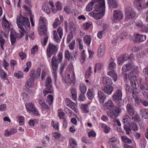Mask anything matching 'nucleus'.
I'll return each mask as SVG.
<instances>
[{
	"mask_svg": "<svg viewBox=\"0 0 148 148\" xmlns=\"http://www.w3.org/2000/svg\"><path fill=\"white\" fill-rule=\"evenodd\" d=\"M58 32L59 34L60 38L61 39L63 35V32L62 29L59 27L57 29Z\"/></svg>",
	"mask_w": 148,
	"mask_h": 148,
	"instance_id": "nucleus-62",
	"label": "nucleus"
},
{
	"mask_svg": "<svg viewBox=\"0 0 148 148\" xmlns=\"http://www.w3.org/2000/svg\"><path fill=\"white\" fill-rule=\"evenodd\" d=\"M42 10L47 14H49L50 13V10L48 7V5L46 3L44 4L42 6Z\"/></svg>",
	"mask_w": 148,
	"mask_h": 148,
	"instance_id": "nucleus-37",
	"label": "nucleus"
},
{
	"mask_svg": "<svg viewBox=\"0 0 148 148\" xmlns=\"http://www.w3.org/2000/svg\"><path fill=\"white\" fill-rule=\"evenodd\" d=\"M61 24V22L58 18H56L54 23L53 24V27L54 28H57Z\"/></svg>",
	"mask_w": 148,
	"mask_h": 148,
	"instance_id": "nucleus-54",
	"label": "nucleus"
},
{
	"mask_svg": "<svg viewBox=\"0 0 148 148\" xmlns=\"http://www.w3.org/2000/svg\"><path fill=\"white\" fill-rule=\"evenodd\" d=\"M105 52V47L103 45H101L98 50V55L99 57H102L103 55Z\"/></svg>",
	"mask_w": 148,
	"mask_h": 148,
	"instance_id": "nucleus-31",
	"label": "nucleus"
},
{
	"mask_svg": "<svg viewBox=\"0 0 148 148\" xmlns=\"http://www.w3.org/2000/svg\"><path fill=\"white\" fill-rule=\"evenodd\" d=\"M25 106L28 112H31L36 116L38 115V111L34 106L32 103H26L25 105Z\"/></svg>",
	"mask_w": 148,
	"mask_h": 148,
	"instance_id": "nucleus-8",
	"label": "nucleus"
},
{
	"mask_svg": "<svg viewBox=\"0 0 148 148\" xmlns=\"http://www.w3.org/2000/svg\"><path fill=\"white\" fill-rule=\"evenodd\" d=\"M125 13L127 17L130 19L134 17L136 15L135 12L130 7L126 8L125 10Z\"/></svg>",
	"mask_w": 148,
	"mask_h": 148,
	"instance_id": "nucleus-9",
	"label": "nucleus"
},
{
	"mask_svg": "<svg viewBox=\"0 0 148 148\" xmlns=\"http://www.w3.org/2000/svg\"><path fill=\"white\" fill-rule=\"evenodd\" d=\"M17 132L16 130L13 128L11 129L9 132L7 130L5 131L4 135L6 136H8L16 133Z\"/></svg>",
	"mask_w": 148,
	"mask_h": 148,
	"instance_id": "nucleus-27",
	"label": "nucleus"
},
{
	"mask_svg": "<svg viewBox=\"0 0 148 148\" xmlns=\"http://www.w3.org/2000/svg\"><path fill=\"white\" fill-rule=\"evenodd\" d=\"M47 100L49 105L52 104L53 101V97L52 95H48Z\"/></svg>",
	"mask_w": 148,
	"mask_h": 148,
	"instance_id": "nucleus-50",
	"label": "nucleus"
},
{
	"mask_svg": "<svg viewBox=\"0 0 148 148\" xmlns=\"http://www.w3.org/2000/svg\"><path fill=\"white\" fill-rule=\"evenodd\" d=\"M127 54H125L117 59L118 64L119 65L123 64L125 61L127 60Z\"/></svg>",
	"mask_w": 148,
	"mask_h": 148,
	"instance_id": "nucleus-21",
	"label": "nucleus"
},
{
	"mask_svg": "<svg viewBox=\"0 0 148 148\" xmlns=\"http://www.w3.org/2000/svg\"><path fill=\"white\" fill-rule=\"evenodd\" d=\"M102 67V65L100 63H96L95 66V73H96L97 70L100 71Z\"/></svg>",
	"mask_w": 148,
	"mask_h": 148,
	"instance_id": "nucleus-48",
	"label": "nucleus"
},
{
	"mask_svg": "<svg viewBox=\"0 0 148 148\" xmlns=\"http://www.w3.org/2000/svg\"><path fill=\"white\" fill-rule=\"evenodd\" d=\"M92 90H89L87 93V97L89 99H92L94 97Z\"/></svg>",
	"mask_w": 148,
	"mask_h": 148,
	"instance_id": "nucleus-53",
	"label": "nucleus"
},
{
	"mask_svg": "<svg viewBox=\"0 0 148 148\" xmlns=\"http://www.w3.org/2000/svg\"><path fill=\"white\" fill-rule=\"evenodd\" d=\"M41 71V69L40 68H38L36 71L33 70L31 71L29 75L31 78L34 79L38 78L40 75Z\"/></svg>",
	"mask_w": 148,
	"mask_h": 148,
	"instance_id": "nucleus-12",
	"label": "nucleus"
},
{
	"mask_svg": "<svg viewBox=\"0 0 148 148\" xmlns=\"http://www.w3.org/2000/svg\"><path fill=\"white\" fill-rule=\"evenodd\" d=\"M140 114L143 118L148 119V109H141L140 111Z\"/></svg>",
	"mask_w": 148,
	"mask_h": 148,
	"instance_id": "nucleus-26",
	"label": "nucleus"
},
{
	"mask_svg": "<svg viewBox=\"0 0 148 148\" xmlns=\"http://www.w3.org/2000/svg\"><path fill=\"white\" fill-rule=\"evenodd\" d=\"M58 50V47L53 44L49 43L47 49V55L48 58L53 55L55 56Z\"/></svg>",
	"mask_w": 148,
	"mask_h": 148,
	"instance_id": "nucleus-4",
	"label": "nucleus"
},
{
	"mask_svg": "<svg viewBox=\"0 0 148 148\" xmlns=\"http://www.w3.org/2000/svg\"><path fill=\"white\" fill-rule=\"evenodd\" d=\"M109 6L111 8H116L118 6L116 0H108Z\"/></svg>",
	"mask_w": 148,
	"mask_h": 148,
	"instance_id": "nucleus-23",
	"label": "nucleus"
},
{
	"mask_svg": "<svg viewBox=\"0 0 148 148\" xmlns=\"http://www.w3.org/2000/svg\"><path fill=\"white\" fill-rule=\"evenodd\" d=\"M79 89L82 93L84 94L86 90V87L84 84H81L79 85Z\"/></svg>",
	"mask_w": 148,
	"mask_h": 148,
	"instance_id": "nucleus-41",
	"label": "nucleus"
},
{
	"mask_svg": "<svg viewBox=\"0 0 148 148\" xmlns=\"http://www.w3.org/2000/svg\"><path fill=\"white\" fill-rule=\"evenodd\" d=\"M108 115L109 117L114 119H115L116 118V115L114 113L113 111H110L108 112Z\"/></svg>",
	"mask_w": 148,
	"mask_h": 148,
	"instance_id": "nucleus-52",
	"label": "nucleus"
},
{
	"mask_svg": "<svg viewBox=\"0 0 148 148\" xmlns=\"http://www.w3.org/2000/svg\"><path fill=\"white\" fill-rule=\"evenodd\" d=\"M103 83L106 85H111L112 84V81L111 79L108 77H103L102 79Z\"/></svg>",
	"mask_w": 148,
	"mask_h": 148,
	"instance_id": "nucleus-29",
	"label": "nucleus"
},
{
	"mask_svg": "<svg viewBox=\"0 0 148 148\" xmlns=\"http://www.w3.org/2000/svg\"><path fill=\"white\" fill-rule=\"evenodd\" d=\"M126 110L127 113L130 115H133L135 113V110L132 104L128 103L126 106Z\"/></svg>",
	"mask_w": 148,
	"mask_h": 148,
	"instance_id": "nucleus-15",
	"label": "nucleus"
},
{
	"mask_svg": "<svg viewBox=\"0 0 148 148\" xmlns=\"http://www.w3.org/2000/svg\"><path fill=\"white\" fill-rule=\"evenodd\" d=\"M130 117L127 114H126L123 117L122 121L124 124H129Z\"/></svg>",
	"mask_w": 148,
	"mask_h": 148,
	"instance_id": "nucleus-36",
	"label": "nucleus"
},
{
	"mask_svg": "<svg viewBox=\"0 0 148 148\" xmlns=\"http://www.w3.org/2000/svg\"><path fill=\"white\" fill-rule=\"evenodd\" d=\"M121 138L123 141L125 143H127L128 144H130L132 142L131 140L125 136H121Z\"/></svg>",
	"mask_w": 148,
	"mask_h": 148,
	"instance_id": "nucleus-49",
	"label": "nucleus"
},
{
	"mask_svg": "<svg viewBox=\"0 0 148 148\" xmlns=\"http://www.w3.org/2000/svg\"><path fill=\"white\" fill-rule=\"evenodd\" d=\"M113 88L111 85H106L104 87L103 91L106 93L108 94H111L112 92Z\"/></svg>",
	"mask_w": 148,
	"mask_h": 148,
	"instance_id": "nucleus-19",
	"label": "nucleus"
},
{
	"mask_svg": "<svg viewBox=\"0 0 148 148\" xmlns=\"http://www.w3.org/2000/svg\"><path fill=\"white\" fill-rule=\"evenodd\" d=\"M91 24L92 23H86L84 24L83 27L84 30H88L91 26Z\"/></svg>",
	"mask_w": 148,
	"mask_h": 148,
	"instance_id": "nucleus-57",
	"label": "nucleus"
},
{
	"mask_svg": "<svg viewBox=\"0 0 148 148\" xmlns=\"http://www.w3.org/2000/svg\"><path fill=\"white\" fill-rule=\"evenodd\" d=\"M66 100L67 105L73 110H75L76 109L75 103L73 102L69 98H66Z\"/></svg>",
	"mask_w": 148,
	"mask_h": 148,
	"instance_id": "nucleus-24",
	"label": "nucleus"
},
{
	"mask_svg": "<svg viewBox=\"0 0 148 148\" xmlns=\"http://www.w3.org/2000/svg\"><path fill=\"white\" fill-rule=\"evenodd\" d=\"M76 55L74 54H72L69 53L68 50L65 51V58L68 60H74L76 58Z\"/></svg>",
	"mask_w": 148,
	"mask_h": 148,
	"instance_id": "nucleus-20",
	"label": "nucleus"
},
{
	"mask_svg": "<svg viewBox=\"0 0 148 148\" xmlns=\"http://www.w3.org/2000/svg\"><path fill=\"white\" fill-rule=\"evenodd\" d=\"M146 39V36L145 35L137 34L135 36L134 41L135 42H140L145 41Z\"/></svg>",
	"mask_w": 148,
	"mask_h": 148,
	"instance_id": "nucleus-16",
	"label": "nucleus"
},
{
	"mask_svg": "<svg viewBox=\"0 0 148 148\" xmlns=\"http://www.w3.org/2000/svg\"><path fill=\"white\" fill-rule=\"evenodd\" d=\"M108 69L110 70H112L116 68V64L114 62L112 61L108 64Z\"/></svg>",
	"mask_w": 148,
	"mask_h": 148,
	"instance_id": "nucleus-55",
	"label": "nucleus"
},
{
	"mask_svg": "<svg viewBox=\"0 0 148 148\" xmlns=\"http://www.w3.org/2000/svg\"><path fill=\"white\" fill-rule=\"evenodd\" d=\"M132 119L134 121L139 122L140 121V118L138 114H136L134 116L132 117Z\"/></svg>",
	"mask_w": 148,
	"mask_h": 148,
	"instance_id": "nucleus-45",
	"label": "nucleus"
},
{
	"mask_svg": "<svg viewBox=\"0 0 148 148\" xmlns=\"http://www.w3.org/2000/svg\"><path fill=\"white\" fill-rule=\"evenodd\" d=\"M56 6L57 8V10H53V9H52V12L54 13H56L57 11H60L62 10L61 4L60 2H58L56 4Z\"/></svg>",
	"mask_w": 148,
	"mask_h": 148,
	"instance_id": "nucleus-38",
	"label": "nucleus"
},
{
	"mask_svg": "<svg viewBox=\"0 0 148 148\" xmlns=\"http://www.w3.org/2000/svg\"><path fill=\"white\" fill-rule=\"evenodd\" d=\"M10 36V40L11 44L12 45H13L16 41V36L15 33H13L11 32Z\"/></svg>",
	"mask_w": 148,
	"mask_h": 148,
	"instance_id": "nucleus-35",
	"label": "nucleus"
},
{
	"mask_svg": "<svg viewBox=\"0 0 148 148\" xmlns=\"http://www.w3.org/2000/svg\"><path fill=\"white\" fill-rule=\"evenodd\" d=\"M130 126L131 129L134 131H136L138 130L137 126L134 122H132L130 125Z\"/></svg>",
	"mask_w": 148,
	"mask_h": 148,
	"instance_id": "nucleus-44",
	"label": "nucleus"
},
{
	"mask_svg": "<svg viewBox=\"0 0 148 148\" xmlns=\"http://www.w3.org/2000/svg\"><path fill=\"white\" fill-rule=\"evenodd\" d=\"M51 65L53 71V73L54 76H56V70L58 66V62H57L56 56H53L51 60Z\"/></svg>",
	"mask_w": 148,
	"mask_h": 148,
	"instance_id": "nucleus-7",
	"label": "nucleus"
},
{
	"mask_svg": "<svg viewBox=\"0 0 148 148\" xmlns=\"http://www.w3.org/2000/svg\"><path fill=\"white\" fill-rule=\"evenodd\" d=\"M145 3V0H136L134 2V5L135 7L140 11L144 8Z\"/></svg>",
	"mask_w": 148,
	"mask_h": 148,
	"instance_id": "nucleus-11",
	"label": "nucleus"
},
{
	"mask_svg": "<svg viewBox=\"0 0 148 148\" xmlns=\"http://www.w3.org/2000/svg\"><path fill=\"white\" fill-rule=\"evenodd\" d=\"M105 10L102 11V10L100 9V10L99 11H97V12H95L93 11L90 13L89 14L90 16L92 15L95 19L97 20L102 18L103 16L104 15L105 13Z\"/></svg>",
	"mask_w": 148,
	"mask_h": 148,
	"instance_id": "nucleus-10",
	"label": "nucleus"
},
{
	"mask_svg": "<svg viewBox=\"0 0 148 148\" xmlns=\"http://www.w3.org/2000/svg\"><path fill=\"white\" fill-rule=\"evenodd\" d=\"M2 27H4L5 29H6V28L8 29L10 28V26L7 20H6L5 21H2Z\"/></svg>",
	"mask_w": 148,
	"mask_h": 148,
	"instance_id": "nucleus-47",
	"label": "nucleus"
},
{
	"mask_svg": "<svg viewBox=\"0 0 148 148\" xmlns=\"http://www.w3.org/2000/svg\"><path fill=\"white\" fill-rule=\"evenodd\" d=\"M139 72L136 69H134L132 70L129 73V77L130 80L132 83L133 82L134 86H136V84L138 83L136 77L138 76Z\"/></svg>",
	"mask_w": 148,
	"mask_h": 148,
	"instance_id": "nucleus-5",
	"label": "nucleus"
},
{
	"mask_svg": "<svg viewBox=\"0 0 148 148\" xmlns=\"http://www.w3.org/2000/svg\"><path fill=\"white\" fill-rule=\"evenodd\" d=\"M122 93L120 89H117L113 94L112 99L118 106L122 107L123 106L124 101L122 99Z\"/></svg>",
	"mask_w": 148,
	"mask_h": 148,
	"instance_id": "nucleus-2",
	"label": "nucleus"
},
{
	"mask_svg": "<svg viewBox=\"0 0 148 148\" xmlns=\"http://www.w3.org/2000/svg\"><path fill=\"white\" fill-rule=\"evenodd\" d=\"M34 79L31 78L28 79L26 83V86L28 88L33 86L34 85Z\"/></svg>",
	"mask_w": 148,
	"mask_h": 148,
	"instance_id": "nucleus-33",
	"label": "nucleus"
},
{
	"mask_svg": "<svg viewBox=\"0 0 148 148\" xmlns=\"http://www.w3.org/2000/svg\"><path fill=\"white\" fill-rule=\"evenodd\" d=\"M91 38L89 35L85 36L84 38V40L88 45H89L91 41Z\"/></svg>",
	"mask_w": 148,
	"mask_h": 148,
	"instance_id": "nucleus-42",
	"label": "nucleus"
},
{
	"mask_svg": "<svg viewBox=\"0 0 148 148\" xmlns=\"http://www.w3.org/2000/svg\"><path fill=\"white\" fill-rule=\"evenodd\" d=\"M130 82L131 86V88H130L129 86L127 84H125V86L126 88V90L127 91L130 93L133 92H134V90H136L137 89V87H138V83H136V86H135V87L133 86L134 82H133L132 84V82L131 81H130Z\"/></svg>",
	"mask_w": 148,
	"mask_h": 148,
	"instance_id": "nucleus-14",
	"label": "nucleus"
},
{
	"mask_svg": "<svg viewBox=\"0 0 148 148\" xmlns=\"http://www.w3.org/2000/svg\"><path fill=\"white\" fill-rule=\"evenodd\" d=\"M69 29L71 30V32H73L75 31L76 28H75V25L74 24L73 21H71L69 23Z\"/></svg>",
	"mask_w": 148,
	"mask_h": 148,
	"instance_id": "nucleus-51",
	"label": "nucleus"
},
{
	"mask_svg": "<svg viewBox=\"0 0 148 148\" xmlns=\"http://www.w3.org/2000/svg\"><path fill=\"white\" fill-rule=\"evenodd\" d=\"M107 74L112 78L114 81H116L117 79V75L114 70L109 71Z\"/></svg>",
	"mask_w": 148,
	"mask_h": 148,
	"instance_id": "nucleus-22",
	"label": "nucleus"
},
{
	"mask_svg": "<svg viewBox=\"0 0 148 148\" xmlns=\"http://www.w3.org/2000/svg\"><path fill=\"white\" fill-rule=\"evenodd\" d=\"M95 3V10L97 11L105 10V3L104 0H94Z\"/></svg>",
	"mask_w": 148,
	"mask_h": 148,
	"instance_id": "nucleus-6",
	"label": "nucleus"
},
{
	"mask_svg": "<svg viewBox=\"0 0 148 148\" xmlns=\"http://www.w3.org/2000/svg\"><path fill=\"white\" fill-rule=\"evenodd\" d=\"M141 30L144 32H148V24L142 26Z\"/></svg>",
	"mask_w": 148,
	"mask_h": 148,
	"instance_id": "nucleus-61",
	"label": "nucleus"
},
{
	"mask_svg": "<svg viewBox=\"0 0 148 148\" xmlns=\"http://www.w3.org/2000/svg\"><path fill=\"white\" fill-rule=\"evenodd\" d=\"M21 35H20L17 33H15L16 36V38L20 39H21L22 37L24 35V34L26 33V32L24 31L23 32L22 31H20Z\"/></svg>",
	"mask_w": 148,
	"mask_h": 148,
	"instance_id": "nucleus-56",
	"label": "nucleus"
},
{
	"mask_svg": "<svg viewBox=\"0 0 148 148\" xmlns=\"http://www.w3.org/2000/svg\"><path fill=\"white\" fill-rule=\"evenodd\" d=\"M98 95L99 98V101L101 103H104V100L106 97L105 95L101 91H98Z\"/></svg>",
	"mask_w": 148,
	"mask_h": 148,
	"instance_id": "nucleus-25",
	"label": "nucleus"
},
{
	"mask_svg": "<svg viewBox=\"0 0 148 148\" xmlns=\"http://www.w3.org/2000/svg\"><path fill=\"white\" fill-rule=\"evenodd\" d=\"M140 88L142 91L147 90H148V84L146 83H140Z\"/></svg>",
	"mask_w": 148,
	"mask_h": 148,
	"instance_id": "nucleus-40",
	"label": "nucleus"
},
{
	"mask_svg": "<svg viewBox=\"0 0 148 148\" xmlns=\"http://www.w3.org/2000/svg\"><path fill=\"white\" fill-rule=\"evenodd\" d=\"M137 89L135 90H134V92H132V94L133 97L134 99H135L137 98V97L138 95V92L137 91Z\"/></svg>",
	"mask_w": 148,
	"mask_h": 148,
	"instance_id": "nucleus-63",
	"label": "nucleus"
},
{
	"mask_svg": "<svg viewBox=\"0 0 148 148\" xmlns=\"http://www.w3.org/2000/svg\"><path fill=\"white\" fill-rule=\"evenodd\" d=\"M127 60H130L131 62H134V56L133 53H131L130 56H128L127 54Z\"/></svg>",
	"mask_w": 148,
	"mask_h": 148,
	"instance_id": "nucleus-58",
	"label": "nucleus"
},
{
	"mask_svg": "<svg viewBox=\"0 0 148 148\" xmlns=\"http://www.w3.org/2000/svg\"><path fill=\"white\" fill-rule=\"evenodd\" d=\"M45 86L46 88L43 91L44 96H45L48 93H52L53 91L52 80L51 78L49 77L47 78L46 80Z\"/></svg>",
	"mask_w": 148,
	"mask_h": 148,
	"instance_id": "nucleus-3",
	"label": "nucleus"
},
{
	"mask_svg": "<svg viewBox=\"0 0 148 148\" xmlns=\"http://www.w3.org/2000/svg\"><path fill=\"white\" fill-rule=\"evenodd\" d=\"M19 123L20 125L24 124V117L23 116H20L18 117Z\"/></svg>",
	"mask_w": 148,
	"mask_h": 148,
	"instance_id": "nucleus-59",
	"label": "nucleus"
},
{
	"mask_svg": "<svg viewBox=\"0 0 148 148\" xmlns=\"http://www.w3.org/2000/svg\"><path fill=\"white\" fill-rule=\"evenodd\" d=\"M96 135V134L92 130L88 133V136L89 137H95Z\"/></svg>",
	"mask_w": 148,
	"mask_h": 148,
	"instance_id": "nucleus-64",
	"label": "nucleus"
},
{
	"mask_svg": "<svg viewBox=\"0 0 148 148\" xmlns=\"http://www.w3.org/2000/svg\"><path fill=\"white\" fill-rule=\"evenodd\" d=\"M132 67V64L131 63H128L124 65L122 68L123 71L127 72L131 70Z\"/></svg>",
	"mask_w": 148,
	"mask_h": 148,
	"instance_id": "nucleus-30",
	"label": "nucleus"
},
{
	"mask_svg": "<svg viewBox=\"0 0 148 148\" xmlns=\"http://www.w3.org/2000/svg\"><path fill=\"white\" fill-rule=\"evenodd\" d=\"M95 3L94 1H92L90 2L87 5L86 9V11L90 12L92 10L93 6H94Z\"/></svg>",
	"mask_w": 148,
	"mask_h": 148,
	"instance_id": "nucleus-34",
	"label": "nucleus"
},
{
	"mask_svg": "<svg viewBox=\"0 0 148 148\" xmlns=\"http://www.w3.org/2000/svg\"><path fill=\"white\" fill-rule=\"evenodd\" d=\"M0 72L1 78L3 79H5L7 77V75L3 70H1Z\"/></svg>",
	"mask_w": 148,
	"mask_h": 148,
	"instance_id": "nucleus-60",
	"label": "nucleus"
},
{
	"mask_svg": "<svg viewBox=\"0 0 148 148\" xmlns=\"http://www.w3.org/2000/svg\"><path fill=\"white\" fill-rule=\"evenodd\" d=\"M46 23H44V25H40L38 28L39 34L41 35H45L47 33V30L46 27Z\"/></svg>",
	"mask_w": 148,
	"mask_h": 148,
	"instance_id": "nucleus-17",
	"label": "nucleus"
},
{
	"mask_svg": "<svg viewBox=\"0 0 148 148\" xmlns=\"http://www.w3.org/2000/svg\"><path fill=\"white\" fill-rule=\"evenodd\" d=\"M3 33L4 32L2 31H1L0 32V43L1 47L3 51L4 50L3 46L5 44V40L3 38Z\"/></svg>",
	"mask_w": 148,
	"mask_h": 148,
	"instance_id": "nucleus-28",
	"label": "nucleus"
},
{
	"mask_svg": "<svg viewBox=\"0 0 148 148\" xmlns=\"http://www.w3.org/2000/svg\"><path fill=\"white\" fill-rule=\"evenodd\" d=\"M113 16L114 18L113 20L114 22H116L117 20H121L123 18V13L121 11H117L116 10H115L114 11Z\"/></svg>",
	"mask_w": 148,
	"mask_h": 148,
	"instance_id": "nucleus-13",
	"label": "nucleus"
},
{
	"mask_svg": "<svg viewBox=\"0 0 148 148\" xmlns=\"http://www.w3.org/2000/svg\"><path fill=\"white\" fill-rule=\"evenodd\" d=\"M17 23L18 27L22 32L25 31L23 26H24L27 31L30 30V24L28 18L25 16L20 17L17 20Z\"/></svg>",
	"mask_w": 148,
	"mask_h": 148,
	"instance_id": "nucleus-1",
	"label": "nucleus"
},
{
	"mask_svg": "<svg viewBox=\"0 0 148 148\" xmlns=\"http://www.w3.org/2000/svg\"><path fill=\"white\" fill-rule=\"evenodd\" d=\"M92 67L89 66L87 70H86L85 74V77L86 79L89 78L92 72L91 71Z\"/></svg>",
	"mask_w": 148,
	"mask_h": 148,
	"instance_id": "nucleus-39",
	"label": "nucleus"
},
{
	"mask_svg": "<svg viewBox=\"0 0 148 148\" xmlns=\"http://www.w3.org/2000/svg\"><path fill=\"white\" fill-rule=\"evenodd\" d=\"M103 107L105 110H110L115 108L112 101L110 100H109L107 102L104 104Z\"/></svg>",
	"mask_w": 148,
	"mask_h": 148,
	"instance_id": "nucleus-18",
	"label": "nucleus"
},
{
	"mask_svg": "<svg viewBox=\"0 0 148 148\" xmlns=\"http://www.w3.org/2000/svg\"><path fill=\"white\" fill-rule=\"evenodd\" d=\"M129 125H130L129 124H124V129L126 132V133L127 134H129L131 130L130 127H129Z\"/></svg>",
	"mask_w": 148,
	"mask_h": 148,
	"instance_id": "nucleus-46",
	"label": "nucleus"
},
{
	"mask_svg": "<svg viewBox=\"0 0 148 148\" xmlns=\"http://www.w3.org/2000/svg\"><path fill=\"white\" fill-rule=\"evenodd\" d=\"M69 143L71 148H76L77 145L76 141L73 138H70Z\"/></svg>",
	"mask_w": 148,
	"mask_h": 148,
	"instance_id": "nucleus-32",
	"label": "nucleus"
},
{
	"mask_svg": "<svg viewBox=\"0 0 148 148\" xmlns=\"http://www.w3.org/2000/svg\"><path fill=\"white\" fill-rule=\"evenodd\" d=\"M53 39L57 43H58L60 42V40L59 38L56 31L54 30L53 31Z\"/></svg>",
	"mask_w": 148,
	"mask_h": 148,
	"instance_id": "nucleus-43",
	"label": "nucleus"
}]
</instances>
